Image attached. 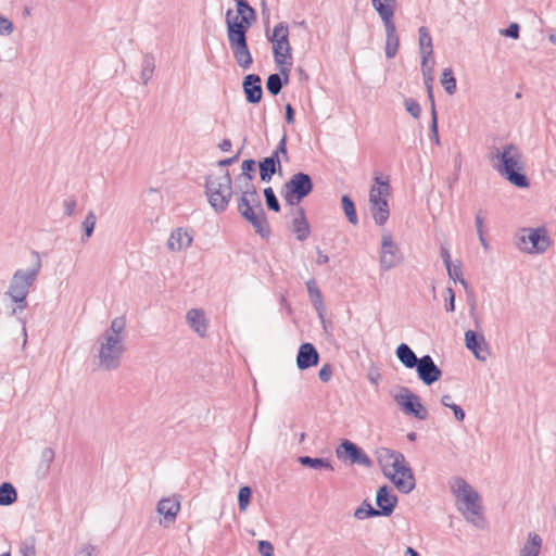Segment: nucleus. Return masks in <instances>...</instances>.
<instances>
[{
    "instance_id": "1",
    "label": "nucleus",
    "mask_w": 556,
    "mask_h": 556,
    "mask_svg": "<svg viewBox=\"0 0 556 556\" xmlns=\"http://www.w3.org/2000/svg\"><path fill=\"white\" fill-rule=\"evenodd\" d=\"M237 15L228 9L225 15L227 38L233 58L242 70H249L253 63L252 54L248 47L247 33L255 22L256 13L247 0H235Z\"/></svg>"
},
{
    "instance_id": "2",
    "label": "nucleus",
    "mask_w": 556,
    "mask_h": 556,
    "mask_svg": "<svg viewBox=\"0 0 556 556\" xmlns=\"http://www.w3.org/2000/svg\"><path fill=\"white\" fill-rule=\"evenodd\" d=\"M126 319L124 316L111 320L110 327L97 339L94 344V364L98 369L116 370L126 351Z\"/></svg>"
},
{
    "instance_id": "3",
    "label": "nucleus",
    "mask_w": 556,
    "mask_h": 556,
    "mask_svg": "<svg viewBox=\"0 0 556 556\" xmlns=\"http://www.w3.org/2000/svg\"><path fill=\"white\" fill-rule=\"evenodd\" d=\"M235 186L240 194L238 198V212L253 226L256 233L267 238L270 229L261 198L253 184V177L237 176Z\"/></svg>"
},
{
    "instance_id": "4",
    "label": "nucleus",
    "mask_w": 556,
    "mask_h": 556,
    "mask_svg": "<svg viewBox=\"0 0 556 556\" xmlns=\"http://www.w3.org/2000/svg\"><path fill=\"white\" fill-rule=\"evenodd\" d=\"M491 161L496 172L518 188H527L529 181L523 174L525 163L520 149L513 144H505L502 149L492 150Z\"/></svg>"
},
{
    "instance_id": "5",
    "label": "nucleus",
    "mask_w": 556,
    "mask_h": 556,
    "mask_svg": "<svg viewBox=\"0 0 556 556\" xmlns=\"http://www.w3.org/2000/svg\"><path fill=\"white\" fill-rule=\"evenodd\" d=\"M451 491L457 500V508L464 518L477 528H483L481 497L463 478L456 477L451 482Z\"/></svg>"
},
{
    "instance_id": "6",
    "label": "nucleus",
    "mask_w": 556,
    "mask_h": 556,
    "mask_svg": "<svg viewBox=\"0 0 556 556\" xmlns=\"http://www.w3.org/2000/svg\"><path fill=\"white\" fill-rule=\"evenodd\" d=\"M35 262L30 268L17 269L9 283L5 292L8 296L16 304L12 313L22 312L27 307V295L30 287L35 283L41 269V260L38 252L34 251Z\"/></svg>"
},
{
    "instance_id": "7",
    "label": "nucleus",
    "mask_w": 556,
    "mask_h": 556,
    "mask_svg": "<svg viewBox=\"0 0 556 556\" xmlns=\"http://www.w3.org/2000/svg\"><path fill=\"white\" fill-rule=\"evenodd\" d=\"M205 194L216 213H223L232 198V179L227 169L210 174L205 180Z\"/></svg>"
},
{
    "instance_id": "8",
    "label": "nucleus",
    "mask_w": 556,
    "mask_h": 556,
    "mask_svg": "<svg viewBox=\"0 0 556 556\" xmlns=\"http://www.w3.org/2000/svg\"><path fill=\"white\" fill-rule=\"evenodd\" d=\"M271 43L275 63L277 64L282 76H290L292 67V48L289 42V26L281 22L278 23L271 36L268 37Z\"/></svg>"
},
{
    "instance_id": "9",
    "label": "nucleus",
    "mask_w": 556,
    "mask_h": 556,
    "mask_svg": "<svg viewBox=\"0 0 556 556\" xmlns=\"http://www.w3.org/2000/svg\"><path fill=\"white\" fill-rule=\"evenodd\" d=\"M516 247L529 254L544 253L551 245L545 228H522L515 237Z\"/></svg>"
},
{
    "instance_id": "10",
    "label": "nucleus",
    "mask_w": 556,
    "mask_h": 556,
    "mask_svg": "<svg viewBox=\"0 0 556 556\" xmlns=\"http://www.w3.org/2000/svg\"><path fill=\"white\" fill-rule=\"evenodd\" d=\"M389 184L380 177L375 178V185L369 191L370 213L375 223L382 226L387 223L390 211L387 197L389 195Z\"/></svg>"
},
{
    "instance_id": "11",
    "label": "nucleus",
    "mask_w": 556,
    "mask_h": 556,
    "mask_svg": "<svg viewBox=\"0 0 556 556\" xmlns=\"http://www.w3.org/2000/svg\"><path fill=\"white\" fill-rule=\"evenodd\" d=\"M312 190L311 176L305 173H296L283 185L281 194L289 205H298Z\"/></svg>"
},
{
    "instance_id": "12",
    "label": "nucleus",
    "mask_w": 556,
    "mask_h": 556,
    "mask_svg": "<svg viewBox=\"0 0 556 556\" xmlns=\"http://www.w3.org/2000/svg\"><path fill=\"white\" fill-rule=\"evenodd\" d=\"M403 261V255L397 243L393 240L389 231H383L381 236V247L379 254V265L381 270H390Z\"/></svg>"
},
{
    "instance_id": "13",
    "label": "nucleus",
    "mask_w": 556,
    "mask_h": 556,
    "mask_svg": "<svg viewBox=\"0 0 556 556\" xmlns=\"http://www.w3.org/2000/svg\"><path fill=\"white\" fill-rule=\"evenodd\" d=\"M394 400L405 414L413 415L420 420H425L428 417V412L421 404L419 396L408 388L402 387L401 392L394 395Z\"/></svg>"
},
{
    "instance_id": "14",
    "label": "nucleus",
    "mask_w": 556,
    "mask_h": 556,
    "mask_svg": "<svg viewBox=\"0 0 556 556\" xmlns=\"http://www.w3.org/2000/svg\"><path fill=\"white\" fill-rule=\"evenodd\" d=\"M387 478L404 494L410 493L416 486L415 476L406 459L391 470Z\"/></svg>"
},
{
    "instance_id": "15",
    "label": "nucleus",
    "mask_w": 556,
    "mask_h": 556,
    "mask_svg": "<svg viewBox=\"0 0 556 556\" xmlns=\"http://www.w3.org/2000/svg\"><path fill=\"white\" fill-rule=\"evenodd\" d=\"M337 456L340 459H349L351 464H357L365 467H370L372 465L370 458L365 454V452L349 440H344L339 448H337Z\"/></svg>"
},
{
    "instance_id": "16",
    "label": "nucleus",
    "mask_w": 556,
    "mask_h": 556,
    "mask_svg": "<svg viewBox=\"0 0 556 556\" xmlns=\"http://www.w3.org/2000/svg\"><path fill=\"white\" fill-rule=\"evenodd\" d=\"M418 378L426 384L431 386L442 377L441 369L435 365L430 355L420 357L418 365H416Z\"/></svg>"
},
{
    "instance_id": "17",
    "label": "nucleus",
    "mask_w": 556,
    "mask_h": 556,
    "mask_svg": "<svg viewBox=\"0 0 556 556\" xmlns=\"http://www.w3.org/2000/svg\"><path fill=\"white\" fill-rule=\"evenodd\" d=\"M376 455L384 477H387V475L390 473V471L393 470L396 466L403 464L405 459L402 453L387 447L377 450Z\"/></svg>"
},
{
    "instance_id": "18",
    "label": "nucleus",
    "mask_w": 556,
    "mask_h": 556,
    "mask_svg": "<svg viewBox=\"0 0 556 556\" xmlns=\"http://www.w3.org/2000/svg\"><path fill=\"white\" fill-rule=\"evenodd\" d=\"M465 344L479 361L484 362L490 355L484 337L482 334L478 336L473 330H467L465 332Z\"/></svg>"
},
{
    "instance_id": "19",
    "label": "nucleus",
    "mask_w": 556,
    "mask_h": 556,
    "mask_svg": "<svg viewBox=\"0 0 556 556\" xmlns=\"http://www.w3.org/2000/svg\"><path fill=\"white\" fill-rule=\"evenodd\" d=\"M371 7L378 13L384 27L394 26V14L397 8L396 0H371Z\"/></svg>"
},
{
    "instance_id": "20",
    "label": "nucleus",
    "mask_w": 556,
    "mask_h": 556,
    "mask_svg": "<svg viewBox=\"0 0 556 556\" xmlns=\"http://www.w3.org/2000/svg\"><path fill=\"white\" fill-rule=\"evenodd\" d=\"M376 503L379 507V516H390L397 504V497L391 493L388 485H383L377 491Z\"/></svg>"
},
{
    "instance_id": "21",
    "label": "nucleus",
    "mask_w": 556,
    "mask_h": 556,
    "mask_svg": "<svg viewBox=\"0 0 556 556\" xmlns=\"http://www.w3.org/2000/svg\"><path fill=\"white\" fill-rule=\"evenodd\" d=\"M319 354L312 343L301 344L298 356L296 366L299 369L304 370L318 364Z\"/></svg>"
},
{
    "instance_id": "22",
    "label": "nucleus",
    "mask_w": 556,
    "mask_h": 556,
    "mask_svg": "<svg viewBox=\"0 0 556 556\" xmlns=\"http://www.w3.org/2000/svg\"><path fill=\"white\" fill-rule=\"evenodd\" d=\"M243 89L249 103H258L261 101L263 90L258 75H247L243 80Z\"/></svg>"
},
{
    "instance_id": "23",
    "label": "nucleus",
    "mask_w": 556,
    "mask_h": 556,
    "mask_svg": "<svg viewBox=\"0 0 556 556\" xmlns=\"http://www.w3.org/2000/svg\"><path fill=\"white\" fill-rule=\"evenodd\" d=\"M192 240V236L187 229L177 228L170 233L167 247L170 251H182L191 245Z\"/></svg>"
},
{
    "instance_id": "24",
    "label": "nucleus",
    "mask_w": 556,
    "mask_h": 556,
    "mask_svg": "<svg viewBox=\"0 0 556 556\" xmlns=\"http://www.w3.org/2000/svg\"><path fill=\"white\" fill-rule=\"evenodd\" d=\"M260 178L264 182H269L276 173H281V161L276 156H267L258 162Z\"/></svg>"
},
{
    "instance_id": "25",
    "label": "nucleus",
    "mask_w": 556,
    "mask_h": 556,
    "mask_svg": "<svg viewBox=\"0 0 556 556\" xmlns=\"http://www.w3.org/2000/svg\"><path fill=\"white\" fill-rule=\"evenodd\" d=\"M189 326L200 336L205 337L207 331V323L204 311L201 308H191L186 315Z\"/></svg>"
},
{
    "instance_id": "26",
    "label": "nucleus",
    "mask_w": 556,
    "mask_h": 556,
    "mask_svg": "<svg viewBox=\"0 0 556 556\" xmlns=\"http://www.w3.org/2000/svg\"><path fill=\"white\" fill-rule=\"evenodd\" d=\"M292 226L298 240L304 241L307 239L309 236V224L305 217L304 210L300 206L293 211Z\"/></svg>"
},
{
    "instance_id": "27",
    "label": "nucleus",
    "mask_w": 556,
    "mask_h": 556,
    "mask_svg": "<svg viewBox=\"0 0 556 556\" xmlns=\"http://www.w3.org/2000/svg\"><path fill=\"white\" fill-rule=\"evenodd\" d=\"M180 509V503L175 497L162 498L157 503L156 510L165 520L174 521Z\"/></svg>"
},
{
    "instance_id": "28",
    "label": "nucleus",
    "mask_w": 556,
    "mask_h": 556,
    "mask_svg": "<svg viewBox=\"0 0 556 556\" xmlns=\"http://www.w3.org/2000/svg\"><path fill=\"white\" fill-rule=\"evenodd\" d=\"M542 543V538L539 534L530 532L520 548L519 556H540Z\"/></svg>"
},
{
    "instance_id": "29",
    "label": "nucleus",
    "mask_w": 556,
    "mask_h": 556,
    "mask_svg": "<svg viewBox=\"0 0 556 556\" xmlns=\"http://www.w3.org/2000/svg\"><path fill=\"white\" fill-rule=\"evenodd\" d=\"M395 353L402 365L408 369L415 368L420 361V358L417 357L414 351L406 343H401L396 348Z\"/></svg>"
},
{
    "instance_id": "30",
    "label": "nucleus",
    "mask_w": 556,
    "mask_h": 556,
    "mask_svg": "<svg viewBox=\"0 0 556 556\" xmlns=\"http://www.w3.org/2000/svg\"><path fill=\"white\" fill-rule=\"evenodd\" d=\"M386 30V56L393 59L400 47V39L397 36L396 26L384 27Z\"/></svg>"
},
{
    "instance_id": "31",
    "label": "nucleus",
    "mask_w": 556,
    "mask_h": 556,
    "mask_svg": "<svg viewBox=\"0 0 556 556\" xmlns=\"http://www.w3.org/2000/svg\"><path fill=\"white\" fill-rule=\"evenodd\" d=\"M419 34V53L420 55L432 56L433 54V46L432 38L430 31L427 27L421 26L418 29Z\"/></svg>"
},
{
    "instance_id": "32",
    "label": "nucleus",
    "mask_w": 556,
    "mask_h": 556,
    "mask_svg": "<svg viewBox=\"0 0 556 556\" xmlns=\"http://www.w3.org/2000/svg\"><path fill=\"white\" fill-rule=\"evenodd\" d=\"M155 70V60L151 53H146L142 58L140 78L143 85H148Z\"/></svg>"
},
{
    "instance_id": "33",
    "label": "nucleus",
    "mask_w": 556,
    "mask_h": 556,
    "mask_svg": "<svg viewBox=\"0 0 556 556\" xmlns=\"http://www.w3.org/2000/svg\"><path fill=\"white\" fill-rule=\"evenodd\" d=\"M306 288L308 292V296L314 307L321 315V311L324 309L323 294L314 279H311L306 282Z\"/></svg>"
},
{
    "instance_id": "34",
    "label": "nucleus",
    "mask_w": 556,
    "mask_h": 556,
    "mask_svg": "<svg viewBox=\"0 0 556 556\" xmlns=\"http://www.w3.org/2000/svg\"><path fill=\"white\" fill-rule=\"evenodd\" d=\"M288 83L289 76L286 80V76H282L280 72L279 74H270L266 80V89L273 96H277L281 91L283 85H287Z\"/></svg>"
},
{
    "instance_id": "35",
    "label": "nucleus",
    "mask_w": 556,
    "mask_h": 556,
    "mask_svg": "<svg viewBox=\"0 0 556 556\" xmlns=\"http://www.w3.org/2000/svg\"><path fill=\"white\" fill-rule=\"evenodd\" d=\"M298 462L304 467H309L316 470H333L332 465L327 458H312L309 456H300L298 458Z\"/></svg>"
},
{
    "instance_id": "36",
    "label": "nucleus",
    "mask_w": 556,
    "mask_h": 556,
    "mask_svg": "<svg viewBox=\"0 0 556 556\" xmlns=\"http://www.w3.org/2000/svg\"><path fill=\"white\" fill-rule=\"evenodd\" d=\"M16 498L17 494L15 488L9 482H3L0 485V506L12 505Z\"/></svg>"
},
{
    "instance_id": "37",
    "label": "nucleus",
    "mask_w": 556,
    "mask_h": 556,
    "mask_svg": "<svg viewBox=\"0 0 556 556\" xmlns=\"http://www.w3.org/2000/svg\"><path fill=\"white\" fill-rule=\"evenodd\" d=\"M341 205L344 212L345 217L348 218L349 223L352 225L358 224V216L356 213L355 204L352 201V199L344 194L341 197Z\"/></svg>"
},
{
    "instance_id": "38",
    "label": "nucleus",
    "mask_w": 556,
    "mask_h": 556,
    "mask_svg": "<svg viewBox=\"0 0 556 556\" xmlns=\"http://www.w3.org/2000/svg\"><path fill=\"white\" fill-rule=\"evenodd\" d=\"M376 516H379L378 509H375L372 505L366 500L354 511V517L358 520Z\"/></svg>"
},
{
    "instance_id": "39",
    "label": "nucleus",
    "mask_w": 556,
    "mask_h": 556,
    "mask_svg": "<svg viewBox=\"0 0 556 556\" xmlns=\"http://www.w3.org/2000/svg\"><path fill=\"white\" fill-rule=\"evenodd\" d=\"M96 223H97V216L92 211H90L86 215L85 219L81 223V227L85 232L84 236L81 237L83 242H87L88 239L91 237V235L94 230Z\"/></svg>"
},
{
    "instance_id": "40",
    "label": "nucleus",
    "mask_w": 556,
    "mask_h": 556,
    "mask_svg": "<svg viewBox=\"0 0 556 556\" xmlns=\"http://www.w3.org/2000/svg\"><path fill=\"white\" fill-rule=\"evenodd\" d=\"M441 84L448 94L456 92V79L452 68H444L442 72Z\"/></svg>"
},
{
    "instance_id": "41",
    "label": "nucleus",
    "mask_w": 556,
    "mask_h": 556,
    "mask_svg": "<svg viewBox=\"0 0 556 556\" xmlns=\"http://www.w3.org/2000/svg\"><path fill=\"white\" fill-rule=\"evenodd\" d=\"M448 277L454 281H459L464 288L468 287L467 281L463 277V270L460 263L451 264L450 267H446Z\"/></svg>"
},
{
    "instance_id": "42",
    "label": "nucleus",
    "mask_w": 556,
    "mask_h": 556,
    "mask_svg": "<svg viewBox=\"0 0 556 556\" xmlns=\"http://www.w3.org/2000/svg\"><path fill=\"white\" fill-rule=\"evenodd\" d=\"M421 58V72L424 75V78H428L430 81L433 80L432 74H433V67H434V60L432 56H426L420 55Z\"/></svg>"
},
{
    "instance_id": "43",
    "label": "nucleus",
    "mask_w": 556,
    "mask_h": 556,
    "mask_svg": "<svg viewBox=\"0 0 556 556\" xmlns=\"http://www.w3.org/2000/svg\"><path fill=\"white\" fill-rule=\"evenodd\" d=\"M264 197H265L266 205L269 210H273L274 212L280 211L279 201L276 198L275 192L270 187H267L264 189Z\"/></svg>"
},
{
    "instance_id": "44",
    "label": "nucleus",
    "mask_w": 556,
    "mask_h": 556,
    "mask_svg": "<svg viewBox=\"0 0 556 556\" xmlns=\"http://www.w3.org/2000/svg\"><path fill=\"white\" fill-rule=\"evenodd\" d=\"M251 498V489L249 486H242L238 493L239 509L245 511Z\"/></svg>"
},
{
    "instance_id": "45",
    "label": "nucleus",
    "mask_w": 556,
    "mask_h": 556,
    "mask_svg": "<svg viewBox=\"0 0 556 556\" xmlns=\"http://www.w3.org/2000/svg\"><path fill=\"white\" fill-rule=\"evenodd\" d=\"M20 556H36L35 540L33 538L23 541L18 547Z\"/></svg>"
},
{
    "instance_id": "46",
    "label": "nucleus",
    "mask_w": 556,
    "mask_h": 556,
    "mask_svg": "<svg viewBox=\"0 0 556 556\" xmlns=\"http://www.w3.org/2000/svg\"><path fill=\"white\" fill-rule=\"evenodd\" d=\"M488 213L486 211L479 208L475 216V226L477 230V235L485 233L484 227L486 222Z\"/></svg>"
},
{
    "instance_id": "47",
    "label": "nucleus",
    "mask_w": 556,
    "mask_h": 556,
    "mask_svg": "<svg viewBox=\"0 0 556 556\" xmlns=\"http://www.w3.org/2000/svg\"><path fill=\"white\" fill-rule=\"evenodd\" d=\"M404 105H405V109L406 111L414 117V118H419L420 114H421V108L419 105V103L412 99V98H407L405 99L404 101Z\"/></svg>"
},
{
    "instance_id": "48",
    "label": "nucleus",
    "mask_w": 556,
    "mask_h": 556,
    "mask_svg": "<svg viewBox=\"0 0 556 556\" xmlns=\"http://www.w3.org/2000/svg\"><path fill=\"white\" fill-rule=\"evenodd\" d=\"M280 154L288 160V151H287V135L283 134L278 146L273 151L270 156H276V159H280Z\"/></svg>"
},
{
    "instance_id": "49",
    "label": "nucleus",
    "mask_w": 556,
    "mask_h": 556,
    "mask_svg": "<svg viewBox=\"0 0 556 556\" xmlns=\"http://www.w3.org/2000/svg\"><path fill=\"white\" fill-rule=\"evenodd\" d=\"M256 162L252 159L244 160L241 165L242 173L239 176L253 177L252 172L255 168Z\"/></svg>"
},
{
    "instance_id": "50",
    "label": "nucleus",
    "mask_w": 556,
    "mask_h": 556,
    "mask_svg": "<svg viewBox=\"0 0 556 556\" xmlns=\"http://www.w3.org/2000/svg\"><path fill=\"white\" fill-rule=\"evenodd\" d=\"M63 211L66 216H73L76 211L77 202L74 198H67L63 201Z\"/></svg>"
},
{
    "instance_id": "51",
    "label": "nucleus",
    "mask_w": 556,
    "mask_h": 556,
    "mask_svg": "<svg viewBox=\"0 0 556 556\" xmlns=\"http://www.w3.org/2000/svg\"><path fill=\"white\" fill-rule=\"evenodd\" d=\"M55 453L51 447H45L41 452V463L46 465V468L49 469L50 465L54 459Z\"/></svg>"
},
{
    "instance_id": "52",
    "label": "nucleus",
    "mask_w": 556,
    "mask_h": 556,
    "mask_svg": "<svg viewBox=\"0 0 556 556\" xmlns=\"http://www.w3.org/2000/svg\"><path fill=\"white\" fill-rule=\"evenodd\" d=\"M333 374V368L330 364H325L318 372V377L323 382H328L331 380Z\"/></svg>"
},
{
    "instance_id": "53",
    "label": "nucleus",
    "mask_w": 556,
    "mask_h": 556,
    "mask_svg": "<svg viewBox=\"0 0 556 556\" xmlns=\"http://www.w3.org/2000/svg\"><path fill=\"white\" fill-rule=\"evenodd\" d=\"M97 547L90 543L83 544L75 556H96Z\"/></svg>"
},
{
    "instance_id": "54",
    "label": "nucleus",
    "mask_w": 556,
    "mask_h": 556,
    "mask_svg": "<svg viewBox=\"0 0 556 556\" xmlns=\"http://www.w3.org/2000/svg\"><path fill=\"white\" fill-rule=\"evenodd\" d=\"M258 552L262 556H274V546L269 541H260Z\"/></svg>"
},
{
    "instance_id": "55",
    "label": "nucleus",
    "mask_w": 556,
    "mask_h": 556,
    "mask_svg": "<svg viewBox=\"0 0 556 556\" xmlns=\"http://www.w3.org/2000/svg\"><path fill=\"white\" fill-rule=\"evenodd\" d=\"M501 34L513 39H518L519 25L517 23H511L506 29L501 30Z\"/></svg>"
},
{
    "instance_id": "56",
    "label": "nucleus",
    "mask_w": 556,
    "mask_h": 556,
    "mask_svg": "<svg viewBox=\"0 0 556 556\" xmlns=\"http://www.w3.org/2000/svg\"><path fill=\"white\" fill-rule=\"evenodd\" d=\"M13 31V24L8 18L0 15V35H10Z\"/></svg>"
},
{
    "instance_id": "57",
    "label": "nucleus",
    "mask_w": 556,
    "mask_h": 556,
    "mask_svg": "<svg viewBox=\"0 0 556 556\" xmlns=\"http://www.w3.org/2000/svg\"><path fill=\"white\" fill-rule=\"evenodd\" d=\"M446 296H445V309L447 312H453L455 309V293L452 288L446 289Z\"/></svg>"
},
{
    "instance_id": "58",
    "label": "nucleus",
    "mask_w": 556,
    "mask_h": 556,
    "mask_svg": "<svg viewBox=\"0 0 556 556\" xmlns=\"http://www.w3.org/2000/svg\"><path fill=\"white\" fill-rule=\"evenodd\" d=\"M430 131L437 144L440 143L438 134V116L437 111H433V118H431Z\"/></svg>"
},
{
    "instance_id": "59",
    "label": "nucleus",
    "mask_w": 556,
    "mask_h": 556,
    "mask_svg": "<svg viewBox=\"0 0 556 556\" xmlns=\"http://www.w3.org/2000/svg\"><path fill=\"white\" fill-rule=\"evenodd\" d=\"M451 409L453 410L454 417L457 421H463L465 419V412L459 405L453 404Z\"/></svg>"
},
{
    "instance_id": "60",
    "label": "nucleus",
    "mask_w": 556,
    "mask_h": 556,
    "mask_svg": "<svg viewBox=\"0 0 556 556\" xmlns=\"http://www.w3.org/2000/svg\"><path fill=\"white\" fill-rule=\"evenodd\" d=\"M441 257L443 260V263H444L445 267H450L452 262H451L450 251H448L447 248H445V247L441 248Z\"/></svg>"
},
{
    "instance_id": "61",
    "label": "nucleus",
    "mask_w": 556,
    "mask_h": 556,
    "mask_svg": "<svg viewBox=\"0 0 556 556\" xmlns=\"http://www.w3.org/2000/svg\"><path fill=\"white\" fill-rule=\"evenodd\" d=\"M237 160H238V154L235 155V156L227 157V159L218 161L217 165L219 167H227V166L232 165L235 162H237Z\"/></svg>"
},
{
    "instance_id": "62",
    "label": "nucleus",
    "mask_w": 556,
    "mask_h": 556,
    "mask_svg": "<svg viewBox=\"0 0 556 556\" xmlns=\"http://www.w3.org/2000/svg\"><path fill=\"white\" fill-rule=\"evenodd\" d=\"M286 121L288 124H292L294 121V110L291 104L286 105Z\"/></svg>"
},
{
    "instance_id": "63",
    "label": "nucleus",
    "mask_w": 556,
    "mask_h": 556,
    "mask_svg": "<svg viewBox=\"0 0 556 556\" xmlns=\"http://www.w3.org/2000/svg\"><path fill=\"white\" fill-rule=\"evenodd\" d=\"M317 254H318V257L316 260V263L318 265H324L329 262L328 255L324 254L319 249H317Z\"/></svg>"
},
{
    "instance_id": "64",
    "label": "nucleus",
    "mask_w": 556,
    "mask_h": 556,
    "mask_svg": "<svg viewBox=\"0 0 556 556\" xmlns=\"http://www.w3.org/2000/svg\"><path fill=\"white\" fill-rule=\"evenodd\" d=\"M441 404L444 406V407H447V408H451V406L454 404L452 402V395L450 394H444L441 396Z\"/></svg>"
}]
</instances>
